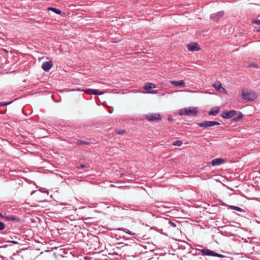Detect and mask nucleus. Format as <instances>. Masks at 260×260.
Instances as JSON below:
<instances>
[{"instance_id": "1", "label": "nucleus", "mask_w": 260, "mask_h": 260, "mask_svg": "<svg viewBox=\"0 0 260 260\" xmlns=\"http://www.w3.org/2000/svg\"><path fill=\"white\" fill-rule=\"evenodd\" d=\"M180 115L193 116H196L198 114L197 108L195 107H189L182 108L179 110Z\"/></svg>"}, {"instance_id": "2", "label": "nucleus", "mask_w": 260, "mask_h": 260, "mask_svg": "<svg viewBox=\"0 0 260 260\" xmlns=\"http://www.w3.org/2000/svg\"><path fill=\"white\" fill-rule=\"evenodd\" d=\"M241 96L247 101H253L257 98L256 93L252 91L245 92L243 89L241 93Z\"/></svg>"}, {"instance_id": "3", "label": "nucleus", "mask_w": 260, "mask_h": 260, "mask_svg": "<svg viewBox=\"0 0 260 260\" xmlns=\"http://www.w3.org/2000/svg\"><path fill=\"white\" fill-rule=\"evenodd\" d=\"M146 117L150 121L157 122L161 119V116L159 113L148 114L146 115Z\"/></svg>"}, {"instance_id": "4", "label": "nucleus", "mask_w": 260, "mask_h": 260, "mask_svg": "<svg viewBox=\"0 0 260 260\" xmlns=\"http://www.w3.org/2000/svg\"><path fill=\"white\" fill-rule=\"evenodd\" d=\"M224 15V12L223 11H219L216 13L212 14L210 15V19L213 21H217Z\"/></svg>"}, {"instance_id": "5", "label": "nucleus", "mask_w": 260, "mask_h": 260, "mask_svg": "<svg viewBox=\"0 0 260 260\" xmlns=\"http://www.w3.org/2000/svg\"><path fill=\"white\" fill-rule=\"evenodd\" d=\"M187 48L190 51H198L201 49L199 45L197 43H191L188 44Z\"/></svg>"}, {"instance_id": "6", "label": "nucleus", "mask_w": 260, "mask_h": 260, "mask_svg": "<svg viewBox=\"0 0 260 260\" xmlns=\"http://www.w3.org/2000/svg\"><path fill=\"white\" fill-rule=\"evenodd\" d=\"M237 111L235 110H231L229 112H223L221 115V117L224 119H230L233 117L236 114Z\"/></svg>"}, {"instance_id": "7", "label": "nucleus", "mask_w": 260, "mask_h": 260, "mask_svg": "<svg viewBox=\"0 0 260 260\" xmlns=\"http://www.w3.org/2000/svg\"><path fill=\"white\" fill-rule=\"evenodd\" d=\"M53 64L51 61L43 62L42 68L45 72H48L53 67Z\"/></svg>"}, {"instance_id": "8", "label": "nucleus", "mask_w": 260, "mask_h": 260, "mask_svg": "<svg viewBox=\"0 0 260 260\" xmlns=\"http://www.w3.org/2000/svg\"><path fill=\"white\" fill-rule=\"evenodd\" d=\"M3 218L5 219L7 221H14L17 222H19L20 221V218L16 215H4Z\"/></svg>"}, {"instance_id": "9", "label": "nucleus", "mask_w": 260, "mask_h": 260, "mask_svg": "<svg viewBox=\"0 0 260 260\" xmlns=\"http://www.w3.org/2000/svg\"><path fill=\"white\" fill-rule=\"evenodd\" d=\"M85 93L89 94H93V95H101L103 93V92L100 91L97 89H86L84 90Z\"/></svg>"}, {"instance_id": "10", "label": "nucleus", "mask_w": 260, "mask_h": 260, "mask_svg": "<svg viewBox=\"0 0 260 260\" xmlns=\"http://www.w3.org/2000/svg\"><path fill=\"white\" fill-rule=\"evenodd\" d=\"M198 250L201 251L203 255L207 256H214V251L209 249L205 248L202 249H198Z\"/></svg>"}, {"instance_id": "11", "label": "nucleus", "mask_w": 260, "mask_h": 260, "mask_svg": "<svg viewBox=\"0 0 260 260\" xmlns=\"http://www.w3.org/2000/svg\"><path fill=\"white\" fill-rule=\"evenodd\" d=\"M224 162L225 160L222 158H216L212 160L211 164L213 166H217L224 164Z\"/></svg>"}, {"instance_id": "12", "label": "nucleus", "mask_w": 260, "mask_h": 260, "mask_svg": "<svg viewBox=\"0 0 260 260\" xmlns=\"http://www.w3.org/2000/svg\"><path fill=\"white\" fill-rule=\"evenodd\" d=\"M170 83L172 85L176 87H184L185 86V82L183 80L171 81Z\"/></svg>"}, {"instance_id": "13", "label": "nucleus", "mask_w": 260, "mask_h": 260, "mask_svg": "<svg viewBox=\"0 0 260 260\" xmlns=\"http://www.w3.org/2000/svg\"><path fill=\"white\" fill-rule=\"evenodd\" d=\"M198 125L200 127H210L212 126V121H204L200 123H197Z\"/></svg>"}, {"instance_id": "14", "label": "nucleus", "mask_w": 260, "mask_h": 260, "mask_svg": "<svg viewBox=\"0 0 260 260\" xmlns=\"http://www.w3.org/2000/svg\"><path fill=\"white\" fill-rule=\"evenodd\" d=\"M220 111V109L219 107H215L214 108H212L210 112H209V115L212 116H216L217 115Z\"/></svg>"}, {"instance_id": "15", "label": "nucleus", "mask_w": 260, "mask_h": 260, "mask_svg": "<svg viewBox=\"0 0 260 260\" xmlns=\"http://www.w3.org/2000/svg\"><path fill=\"white\" fill-rule=\"evenodd\" d=\"M156 87L155 84L151 83H146L144 86V89L146 90H149L152 88H155Z\"/></svg>"}, {"instance_id": "16", "label": "nucleus", "mask_w": 260, "mask_h": 260, "mask_svg": "<svg viewBox=\"0 0 260 260\" xmlns=\"http://www.w3.org/2000/svg\"><path fill=\"white\" fill-rule=\"evenodd\" d=\"M252 23L260 25V20L259 19H254L252 21ZM256 32H260V26L257 27L254 29Z\"/></svg>"}, {"instance_id": "17", "label": "nucleus", "mask_w": 260, "mask_h": 260, "mask_svg": "<svg viewBox=\"0 0 260 260\" xmlns=\"http://www.w3.org/2000/svg\"><path fill=\"white\" fill-rule=\"evenodd\" d=\"M48 11H52V12H54L55 13H56L57 14H58V15H61V11L59 9L55 8L49 7L48 8Z\"/></svg>"}, {"instance_id": "18", "label": "nucleus", "mask_w": 260, "mask_h": 260, "mask_svg": "<svg viewBox=\"0 0 260 260\" xmlns=\"http://www.w3.org/2000/svg\"><path fill=\"white\" fill-rule=\"evenodd\" d=\"M243 117H244V114H243L241 113H240L237 116L233 118L232 119V120L233 121H235V122L239 121Z\"/></svg>"}, {"instance_id": "19", "label": "nucleus", "mask_w": 260, "mask_h": 260, "mask_svg": "<svg viewBox=\"0 0 260 260\" xmlns=\"http://www.w3.org/2000/svg\"><path fill=\"white\" fill-rule=\"evenodd\" d=\"M90 143L88 142H86L81 140H78L77 141V144L78 145H90Z\"/></svg>"}, {"instance_id": "20", "label": "nucleus", "mask_w": 260, "mask_h": 260, "mask_svg": "<svg viewBox=\"0 0 260 260\" xmlns=\"http://www.w3.org/2000/svg\"><path fill=\"white\" fill-rule=\"evenodd\" d=\"M118 230H121V231H124L125 233H126V234H128V235H135V234L134 233H133L132 232L130 231L129 230H128V229H125V228H119L117 229Z\"/></svg>"}, {"instance_id": "21", "label": "nucleus", "mask_w": 260, "mask_h": 260, "mask_svg": "<svg viewBox=\"0 0 260 260\" xmlns=\"http://www.w3.org/2000/svg\"><path fill=\"white\" fill-rule=\"evenodd\" d=\"M213 86L216 89V90L218 91H219L220 90V89L222 88L221 84L219 82L214 84Z\"/></svg>"}, {"instance_id": "22", "label": "nucleus", "mask_w": 260, "mask_h": 260, "mask_svg": "<svg viewBox=\"0 0 260 260\" xmlns=\"http://www.w3.org/2000/svg\"><path fill=\"white\" fill-rule=\"evenodd\" d=\"M182 144V142L180 140H176L173 143V145L176 146H180Z\"/></svg>"}, {"instance_id": "23", "label": "nucleus", "mask_w": 260, "mask_h": 260, "mask_svg": "<svg viewBox=\"0 0 260 260\" xmlns=\"http://www.w3.org/2000/svg\"><path fill=\"white\" fill-rule=\"evenodd\" d=\"M168 225H169V227L175 228V227H176L177 224H176V222H173L172 221H168Z\"/></svg>"}, {"instance_id": "24", "label": "nucleus", "mask_w": 260, "mask_h": 260, "mask_svg": "<svg viewBox=\"0 0 260 260\" xmlns=\"http://www.w3.org/2000/svg\"><path fill=\"white\" fill-rule=\"evenodd\" d=\"M116 133L118 135H122L123 134H125L126 133V132L124 130H123V129H120V130H117L116 131Z\"/></svg>"}, {"instance_id": "25", "label": "nucleus", "mask_w": 260, "mask_h": 260, "mask_svg": "<svg viewBox=\"0 0 260 260\" xmlns=\"http://www.w3.org/2000/svg\"><path fill=\"white\" fill-rule=\"evenodd\" d=\"M13 102L11 101L10 102H0V107L7 106L10 104H11Z\"/></svg>"}, {"instance_id": "26", "label": "nucleus", "mask_w": 260, "mask_h": 260, "mask_svg": "<svg viewBox=\"0 0 260 260\" xmlns=\"http://www.w3.org/2000/svg\"><path fill=\"white\" fill-rule=\"evenodd\" d=\"M6 227V224L3 222L0 221V231L4 230Z\"/></svg>"}, {"instance_id": "27", "label": "nucleus", "mask_w": 260, "mask_h": 260, "mask_svg": "<svg viewBox=\"0 0 260 260\" xmlns=\"http://www.w3.org/2000/svg\"><path fill=\"white\" fill-rule=\"evenodd\" d=\"M39 190L41 192H43V193H46L47 194L49 193V191L48 190L46 189L45 188H43V187H41L39 189Z\"/></svg>"}, {"instance_id": "28", "label": "nucleus", "mask_w": 260, "mask_h": 260, "mask_svg": "<svg viewBox=\"0 0 260 260\" xmlns=\"http://www.w3.org/2000/svg\"><path fill=\"white\" fill-rule=\"evenodd\" d=\"M213 256L218 257H220V258H223V257H225V256H224L223 255L217 253L215 252V251H214V256Z\"/></svg>"}, {"instance_id": "29", "label": "nucleus", "mask_w": 260, "mask_h": 260, "mask_svg": "<svg viewBox=\"0 0 260 260\" xmlns=\"http://www.w3.org/2000/svg\"><path fill=\"white\" fill-rule=\"evenodd\" d=\"M235 210L240 212H245V210L244 209H243L239 207H237V206Z\"/></svg>"}, {"instance_id": "30", "label": "nucleus", "mask_w": 260, "mask_h": 260, "mask_svg": "<svg viewBox=\"0 0 260 260\" xmlns=\"http://www.w3.org/2000/svg\"><path fill=\"white\" fill-rule=\"evenodd\" d=\"M147 93H151V94H157L158 93V90H150L147 91Z\"/></svg>"}, {"instance_id": "31", "label": "nucleus", "mask_w": 260, "mask_h": 260, "mask_svg": "<svg viewBox=\"0 0 260 260\" xmlns=\"http://www.w3.org/2000/svg\"><path fill=\"white\" fill-rule=\"evenodd\" d=\"M76 168L78 169H82L86 168V166L84 165H80L76 167Z\"/></svg>"}, {"instance_id": "32", "label": "nucleus", "mask_w": 260, "mask_h": 260, "mask_svg": "<svg viewBox=\"0 0 260 260\" xmlns=\"http://www.w3.org/2000/svg\"><path fill=\"white\" fill-rule=\"evenodd\" d=\"M212 126L220 125V123L216 121H212Z\"/></svg>"}, {"instance_id": "33", "label": "nucleus", "mask_w": 260, "mask_h": 260, "mask_svg": "<svg viewBox=\"0 0 260 260\" xmlns=\"http://www.w3.org/2000/svg\"><path fill=\"white\" fill-rule=\"evenodd\" d=\"M236 207H237V206H229V208L235 210Z\"/></svg>"}, {"instance_id": "34", "label": "nucleus", "mask_w": 260, "mask_h": 260, "mask_svg": "<svg viewBox=\"0 0 260 260\" xmlns=\"http://www.w3.org/2000/svg\"><path fill=\"white\" fill-rule=\"evenodd\" d=\"M249 67H254V68H258V66H257V65H256V64H250V65H249Z\"/></svg>"}, {"instance_id": "35", "label": "nucleus", "mask_w": 260, "mask_h": 260, "mask_svg": "<svg viewBox=\"0 0 260 260\" xmlns=\"http://www.w3.org/2000/svg\"><path fill=\"white\" fill-rule=\"evenodd\" d=\"M10 242L12 243L15 244H18V242L16 241H10Z\"/></svg>"}, {"instance_id": "36", "label": "nucleus", "mask_w": 260, "mask_h": 260, "mask_svg": "<svg viewBox=\"0 0 260 260\" xmlns=\"http://www.w3.org/2000/svg\"><path fill=\"white\" fill-rule=\"evenodd\" d=\"M3 217H4V215H3V214L2 213H0V217L3 218Z\"/></svg>"}, {"instance_id": "37", "label": "nucleus", "mask_w": 260, "mask_h": 260, "mask_svg": "<svg viewBox=\"0 0 260 260\" xmlns=\"http://www.w3.org/2000/svg\"><path fill=\"white\" fill-rule=\"evenodd\" d=\"M7 247V245H3V246H2L0 247V248H2V247Z\"/></svg>"}, {"instance_id": "38", "label": "nucleus", "mask_w": 260, "mask_h": 260, "mask_svg": "<svg viewBox=\"0 0 260 260\" xmlns=\"http://www.w3.org/2000/svg\"><path fill=\"white\" fill-rule=\"evenodd\" d=\"M169 121H173V119L172 118H169Z\"/></svg>"}, {"instance_id": "39", "label": "nucleus", "mask_w": 260, "mask_h": 260, "mask_svg": "<svg viewBox=\"0 0 260 260\" xmlns=\"http://www.w3.org/2000/svg\"><path fill=\"white\" fill-rule=\"evenodd\" d=\"M221 205H222V206H225V204L224 203L222 202V203H221Z\"/></svg>"}, {"instance_id": "40", "label": "nucleus", "mask_w": 260, "mask_h": 260, "mask_svg": "<svg viewBox=\"0 0 260 260\" xmlns=\"http://www.w3.org/2000/svg\"><path fill=\"white\" fill-rule=\"evenodd\" d=\"M124 175V174H121L120 175V176H121V177L123 176Z\"/></svg>"}, {"instance_id": "41", "label": "nucleus", "mask_w": 260, "mask_h": 260, "mask_svg": "<svg viewBox=\"0 0 260 260\" xmlns=\"http://www.w3.org/2000/svg\"><path fill=\"white\" fill-rule=\"evenodd\" d=\"M35 191H32V192H31V194H32L33 193H34V192H35Z\"/></svg>"}]
</instances>
